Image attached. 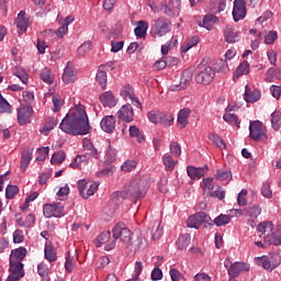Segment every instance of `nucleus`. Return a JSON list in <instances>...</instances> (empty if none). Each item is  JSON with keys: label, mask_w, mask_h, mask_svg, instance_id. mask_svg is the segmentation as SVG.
<instances>
[{"label": "nucleus", "mask_w": 281, "mask_h": 281, "mask_svg": "<svg viewBox=\"0 0 281 281\" xmlns=\"http://www.w3.org/2000/svg\"><path fill=\"white\" fill-rule=\"evenodd\" d=\"M61 79L66 85H69L70 82H74L76 80V74L74 72V69H71V68H69V66H67L64 69V74H63Z\"/></svg>", "instance_id": "7c9ffc66"}, {"label": "nucleus", "mask_w": 281, "mask_h": 281, "mask_svg": "<svg viewBox=\"0 0 281 281\" xmlns=\"http://www.w3.org/2000/svg\"><path fill=\"white\" fill-rule=\"evenodd\" d=\"M26 256L27 249L25 247H19L18 249L12 250L10 258H15V262H21Z\"/></svg>", "instance_id": "c756f323"}, {"label": "nucleus", "mask_w": 281, "mask_h": 281, "mask_svg": "<svg viewBox=\"0 0 281 281\" xmlns=\"http://www.w3.org/2000/svg\"><path fill=\"white\" fill-rule=\"evenodd\" d=\"M115 122L116 119L114 115H105L100 122L103 133H115Z\"/></svg>", "instance_id": "f3484780"}, {"label": "nucleus", "mask_w": 281, "mask_h": 281, "mask_svg": "<svg viewBox=\"0 0 281 281\" xmlns=\"http://www.w3.org/2000/svg\"><path fill=\"white\" fill-rule=\"evenodd\" d=\"M119 120L122 122H126L127 124L133 122V117H135V112H133V105L130 103L123 105L116 113Z\"/></svg>", "instance_id": "2eb2a0df"}, {"label": "nucleus", "mask_w": 281, "mask_h": 281, "mask_svg": "<svg viewBox=\"0 0 281 281\" xmlns=\"http://www.w3.org/2000/svg\"><path fill=\"white\" fill-rule=\"evenodd\" d=\"M128 131L130 137H136L138 144H143V142H145L144 135H142V132L136 125L130 126Z\"/></svg>", "instance_id": "58836bf2"}, {"label": "nucleus", "mask_w": 281, "mask_h": 281, "mask_svg": "<svg viewBox=\"0 0 281 281\" xmlns=\"http://www.w3.org/2000/svg\"><path fill=\"white\" fill-rule=\"evenodd\" d=\"M259 267H262V269H266L267 271H273V269H276V267H273V263L267 256L259 258Z\"/></svg>", "instance_id": "c03bdc74"}, {"label": "nucleus", "mask_w": 281, "mask_h": 281, "mask_svg": "<svg viewBox=\"0 0 281 281\" xmlns=\"http://www.w3.org/2000/svg\"><path fill=\"white\" fill-rule=\"evenodd\" d=\"M100 102L103 106H108L109 109H113V106L117 105V100H115V95L113 92L105 91L100 95Z\"/></svg>", "instance_id": "6ab92c4d"}, {"label": "nucleus", "mask_w": 281, "mask_h": 281, "mask_svg": "<svg viewBox=\"0 0 281 281\" xmlns=\"http://www.w3.org/2000/svg\"><path fill=\"white\" fill-rule=\"evenodd\" d=\"M148 190V180L144 178H134L124 187V193L130 201H139L146 196Z\"/></svg>", "instance_id": "7ed1b4c3"}, {"label": "nucleus", "mask_w": 281, "mask_h": 281, "mask_svg": "<svg viewBox=\"0 0 281 281\" xmlns=\"http://www.w3.org/2000/svg\"><path fill=\"white\" fill-rule=\"evenodd\" d=\"M37 273L41 276L43 281H49V269H47V265L40 263L37 266Z\"/></svg>", "instance_id": "37998d69"}, {"label": "nucleus", "mask_w": 281, "mask_h": 281, "mask_svg": "<svg viewBox=\"0 0 281 281\" xmlns=\"http://www.w3.org/2000/svg\"><path fill=\"white\" fill-rule=\"evenodd\" d=\"M206 218L207 214H205V212H199L194 215H191L187 220V227H190L191 229H199V227L205 223Z\"/></svg>", "instance_id": "f8f14e48"}, {"label": "nucleus", "mask_w": 281, "mask_h": 281, "mask_svg": "<svg viewBox=\"0 0 281 281\" xmlns=\"http://www.w3.org/2000/svg\"><path fill=\"white\" fill-rule=\"evenodd\" d=\"M162 234H164V229H161V227H159V224L154 225V227L151 229L153 240H159V238H161Z\"/></svg>", "instance_id": "69168bd1"}, {"label": "nucleus", "mask_w": 281, "mask_h": 281, "mask_svg": "<svg viewBox=\"0 0 281 281\" xmlns=\"http://www.w3.org/2000/svg\"><path fill=\"white\" fill-rule=\"evenodd\" d=\"M249 74V61L244 60L236 69L234 74V80L240 78V76H247Z\"/></svg>", "instance_id": "bb28decb"}, {"label": "nucleus", "mask_w": 281, "mask_h": 281, "mask_svg": "<svg viewBox=\"0 0 281 281\" xmlns=\"http://www.w3.org/2000/svg\"><path fill=\"white\" fill-rule=\"evenodd\" d=\"M56 126H58V120L55 117H50L46 121L45 125L41 130V133H43L44 135H49V132L54 131Z\"/></svg>", "instance_id": "cd10ccee"}, {"label": "nucleus", "mask_w": 281, "mask_h": 281, "mask_svg": "<svg viewBox=\"0 0 281 281\" xmlns=\"http://www.w3.org/2000/svg\"><path fill=\"white\" fill-rule=\"evenodd\" d=\"M249 136L250 139L255 142H260V139H267V130L260 121H252L249 124Z\"/></svg>", "instance_id": "0eeeda50"}, {"label": "nucleus", "mask_w": 281, "mask_h": 281, "mask_svg": "<svg viewBox=\"0 0 281 281\" xmlns=\"http://www.w3.org/2000/svg\"><path fill=\"white\" fill-rule=\"evenodd\" d=\"M173 122H175V116L172 114L160 112L158 124H160L161 126H172Z\"/></svg>", "instance_id": "a878e982"}, {"label": "nucleus", "mask_w": 281, "mask_h": 281, "mask_svg": "<svg viewBox=\"0 0 281 281\" xmlns=\"http://www.w3.org/2000/svg\"><path fill=\"white\" fill-rule=\"evenodd\" d=\"M278 41V32L270 31L265 37L266 45H273Z\"/></svg>", "instance_id": "bf43d9fd"}, {"label": "nucleus", "mask_w": 281, "mask_h": 281, "mask_svg": "<svg viewBox=\"0 0 281 281\" xmlns=\"http://www.w3.org/2000/svg\"><path fill=\"white\" fill-rule=\"evenodd\" d=\"M162 161H164L165 170H168L169 172H172V170H175V166L177 165V162L175 161L172 156L165 154L162 156Z\"/></svg>", "instance_id": "72a5a7b5"}, {"label": "nucleus", "mask_w": 281, "mask_h": 281, "mask_svg": "<svg viewBox=\"0 0 281 281\" xmlns=\"http://www.w3.org/2000/svg\"><path fill=\"white\" fill-rule=\"evenodd\" d=\"M40 78H41V80H43V82H46V85H52V82H53L52 71H49V69H47V68H45L44 70L41 71Z\"/></svg>", "instance_id": "13d9d810"}, {"label": "nucleus", "mask_w": 281, "mask_h": 281, "mask_svg": "<svg viewBox=\"0 0 281 281\" xmlns=\"http://www.w3.org/2000/svg\"><path fill=\"white\" fill-rule=\"evenodd\" d=\"M224 267L227 269V273L229 278H238L240 273H247L249 271L250 267L248 263L236 261L232 263L229 267L227 263H224Z\"/></svg>", "instance_id": "6e6552de"}, {"label": "nucleus", "mask_w": 281, "mask_h": 281, "mask_svg": "<svg viewBox=\"0 0 281 281\" xmlns=\"http://www.w3.org/2000/svg\"><path fill=\"white\" fill-rule=\"evenodd\" d=\"M171 155L173 157H181V145L177 142H172L169 146Z\"/></svg>", "instance_id": "052dcab7"}, {"label": "nucleus", "mask_w": 281, "mask_h": 281, "mask_svg": "<svg viewBox=\"0 0 281 281\" xmlns=\"http://www.w3.org/2000/svg\"><path fill=\"white\" fill-rule=\"evenodd\" d=\"M245 16H247V9L237 8V7L233 8V19L236 23H238V21H243Z\"/></svg>", "instance_id": "e433bc0d"}, {"label": "nucleus", "mask_w": 281, "mask_h": 281, "mask_svg": "<svg viewBox=\"0 0 281 281\" xmlns=\"http://www.w3.org/2000/svg\"><path fill=\"white\" fill-rule=\"evenodd\" d=\"M15 25L19 29L18 34H23V32H27V27L32 25V16L27 15L25 11H20L15 20Z\"/></svg>", "instance_id": "9d476101"}, {"label": "nucleus", "mask_w": 281, "mask_h": 281, "mask_svg": "<svg viewBox=\"0 0 281 281\" xmlns=\"http://www.w3.org/2000/svg\"><path fill=\"white\" fill-rule=\"evenodd\" d=\"M16 194H19V187L9 184L5 189V198L13 199Z\"/></svg>", "instance_id": "864d4df0"}, {"label": "nucleus", "mask_w": 281, "mask_h": 281, "mask_svg": "<svg viewBox=\"0 0 281 281\" xmlns=\"http://www.w3.org/2000/svg\"><path fill=\"white\" fill-rule=\"evenodd\" d=\"M215 178L218 181H226V183H229V181H232V171L217 170Z\"/></svg>", "instance_id": "de8ad7c7"}, {"label": "nucleus", "mask_w": 281, "mask_h": 281, "mask_svg": "<svg viewBox=\"0 0 281 281\" xmlns=\"http://www.w3.org/2000/svg\"><path fill=\"white\" fill-rule=\"evenodd\" d=\"M223 120L224 122H227V124H231V126H237V128H240V121L238 120V115L225 113L223 115Z\"/></svg>", "instance_id": "2f4dec72"}, {"label": "nucleus", "mask_w": 281, "mask_h": 281, "mask_svg": "<svg viewBox=\"0 0 281 281\" xmlns=\"http://www.w3.org/2000/svg\"><path fill=\"white\" fill-rule=\"evenodd\" d=\"M214 69L221 74H229V65H227V61L223 59H218L214 64Z\"/></svg>", "instance_id": "4c0bfd02"}, {"label": "nucleus", "mask_w": 281, "mask_h": 281, "mask_svg": "<svg viewBox=\"0 0 281 281\" xmlns=\"http://www.w3.org/2000/svg\"><path fill=\"white\" fill-rule=\"evenodd\" d=\"M190 82H192V75H190V71L184 70L180 77V82L171 85L170 91H183V89L190 87Z\"/></svg>", "instance_id": "ddd939ff"}, {"label": "nucleus", "mask_w": 281, "mask_h": 281, "mask_svg": "<svg viewBox=\"0 0 281 281\" xmlns=\"http://www.w3.org/2000/svg\"><path fill=\"white\" fill-rule=\"evenodd\" d=\"M9 262H10V268H9L10 273H15L18 276H25V271L23 270V262L16 261L12 258H10Z\"/></svg>", "instance_id": "4be33fe9"}, {"label": "nucleus", "mask_w": 281, "mask_h": 281, "mask_svg": "<svg viewBox=\"0 0 281 281\" xmlns=\"http://www.w3.org/2000/svg\"><path fill=\"white\" fill-rule=\"evenodd\" d=\"M210 170V167L205 165L204 167H193L188 166L187 167V175L190 177V179H193L194 181H199L202 177H205V173Z\"/></svg>", "instance_id": "dca6fc26"}, {"label": "nucleus", "mask_w": 281, "mask_h": 281, "mask_svg": "<svg viewBox=\"0 0 281 281\" xmlns=\"http://www.w3.org/2000/svg\"><path fill=\"white\" fill-rule=\"evenodd\" d=\"M190 113H192V111H190V109H188V108H184L179 111L178 124H179L180 128H186V126H188V117H190Z\"/></svg>", "instance_id": "5701e85b"}, {"label": "nucleus", "mask_w": 281, "mask_h": 281, "mask_svg": "<svg viewBox=\"0 0 281 281\" xmlns=\"http://www.w3.org/2000/svg\"><path fill=\"white\" fill-rule=\"evenodd\" d=\"M32 113H34V109L32 105H22L21 108H18V122L21 126H24V124H27V121L30 117H32Z\"/></svg>", "instance_id": "4468645a"}, {"label": "nucleus", "mask_w": 281, "mask_h": 281, "mask_svg": "<svg viewBox=\"0 0 281 281\" xmlns=\"http://www.w3.org/2000/svg\"><path fill=\"white\" fill-rule=\"evenodd\" d=\"M199 45V36L194 35L192 36L189 42L182 46V52H189V49H192V47Z\"/></svg>", "instance_id": "5fc2aeb1"}, {"label": "nucleus", "mask_w": 281, "mask_h": 281, "mask_svg": "<svg viewBox=\"0 0 281 281\" xmlns=\"http://www.w3.org/2000/svg\"><path fill=\"white\" fill-rule=\"evenodd\" d=\"M91 49H92L91 41H88V42H85L83 44H81V45L78 47L77 54H78V56H80V57L87 56V54H89Z\"/></svg>", "instance_id": "a19ab883"}, {"label": "nucleus", "mask_w": 281, "mask_h": 281, "mask_svg": "<svg viewBox=\"0 0 281 281\" xmlns=\"http://www.w3.org/2000/svg\"><path fill=\"white\" fill-rule=\"evenodd\" d=\"M22 98H23V102H25L23 106H32V102H34V92L23 91Z\"/></svg>", "instance_id": "603ef678"}, {"label": "nucleus", "mask_w": 281, "mask_h": 281, "mask_svg": "<svg viewBox=\"0 0 281 281\" xmlns=\"http://www.w3.org/2000/svg\"><path fill=\"white\" fill-rule=\"evenodd\" d=\"M109 240H111V232L105 231V232L101 233L100 235H98V237L94 240V245H95V247H102V245H106V243H109Z\"/></svg>", "instance_id": "c85d7f7f"}, {"label": "nucleus", "mask_w": 281, "mask_h": 281, "mask_svg": "<svg viewBox=\"0 0 281 281\" xmlns=\"http://www.w3.org/2000/svg\"><path fill=\"white\" fill-rule=\"evenodd\" d=\"M244 213L250 218H258V216L262 214V209L259 205L249 204L247 207L244 209Z\"/></svg>", "instance_id": "b1692460"}, {"label": "nucleus", "mask_w": 281, "mask_h": 281, "mask_svg": "<svg viewBox=\"0 0 281 281\" xmlns=\"http://www.w3.org/2000/svg\"><path fill=\"white\" fill-rule=\"evenodd\" d=\"M172 30V22L166 18H158L154 21L150 29V36L154 38H161Z\"/></svg>", "instance_id": "39448f33"}, {"label": "nucleus", "mask_w": 281, "mask_h": 281, "mask_svg": "<svg viewBox=\"0 0 281 281\" xmlns=\"http://www.w3.org/2000/svg\"><path fill=\"white\" fill-rule=\"evenodd\" d=\"M179 43V41L176 37H172L169 42L166 43V45L161 46V54L162 56H168V53L172 47H175Z\"/></svg>", "instance_id": "49530a36"}, {"label": "nucleus", "mask_w": 281, "mask_h": 281, "mask_svg": "<svg viewBox=\"0 0 281 281\" xmlns=\"http://www.w3.org/2000/svg\"><path fill=\"white\" fill-rule=\"evenodd\" d=\"M0 113H12V105H10L5 98L0 99Z\"/></svg>", "instance_id": "0e129e2a"}, {"label": "nucleus", "mask_w": 281, "mask_h": 281, "mask_svg": "<svg viewBox=\"0 0 281 281\" xmlns=\"http://www.w3.org/2000/svg\"><path fill=\"white\" fill-rule=\"evenodd\" d=\"M44 256L46 260H48V262H56L57 260V256H56V251H54V247L47 244L45 245V248H44Z\"/></svg>", "instance_id": "c9c22d12"}, {"label": "nucleus", "mask_w": 281, "mask_h": 281, "mask_svg": "<svg viewBox=\"0 0 281 281\" xmlns=\"http://www.w3.org/2000/svg\"><path fill=\"white\" fill-rule=\"evenodd\" d=\"M160 115H161V112L155 111V110L149 111L147 113V117H148L149 122H151V124H159Z\"/></svg>", "instance_id": "e2e57ef3"}, {"label": "nucleus", "mask_w": 281, "mask_h": 281, "mask_svg": "<svg viewBox=\"0 0 281 281\" xmlns=\"http://www.w3.org/2000/svg\"><path fill=\"white\" fill-rule=\"evenodd\" d=\"M114 240L105 246L106 251H111V249H115V240L120 239L122 243H131L133 238L131 234V229L126 228L122 224H116L112 229Z\"/></svg>", "instance_id": "20e7f679"}, {"label": "nucleus", "mask_w": 281, "mask_h": 281, "mask_svg": "<svg viewBox=\"0 0 281 281\" xmlns=\"http://www.w3.org/2000/svg\"><path fill=\"white\" fill-rule=\"evenodd\" d=\"M135 168H137V161L135 160H126L121 166V170H123V172H132V170H135Z\"/></svg>", "instance_id": "8fccbe9b"}, {"label": "nucleus", "mask_w": 281, "mask_h": 281, "mask_svg": "<svg viewBox=\"0 0 281 281\" xmlns=\"http://www.w3.org/2000/svg\"><path fill=\"white\" fill-rule=\"evenodd\" d=\"M209 139L214 144V146H216L221 150H223V148H226L227 146L225 145V140H223V138H221V136L216 134H209Z\"/></svg>", "instance_id": "ea45409f"}, {"label": "nucleus", "mask_w": 281, "mask_h": 281, "mask_svg": "<svg viewBox=\"0 0 281 281\" xmlns=\"http://www.w3.org/2000/svg\"><path fill=\"white\" fill-rule=\"evenodd\" d=\"M231 222H232V217L225 214H221L213 220V224L216 225V227H223V225H229Z\"/></svg>", "instance_id": "f704fd0d"}, {"label": "nucleus", "mask_w": 281, "mask_h": 281, "mask_svg": "<svg viewBox=\"0 0 281 281\" xmlns=\"http://www.w3.org/2000/svg\"><path fill=\"white\" fill-rule=\"evenodd\" d=\"M271 124H272V128H274V131L280 130L281 126V113L278 111H274L271 113Z\"/></svg>", "instance_id": "a18cd8bd"}, {"label": "nucleus", "mask_w": 281, "mask_h": 281, "mask_svg": "<svg viewBox=\"0 0 281 281\" xmlns=\"http://www.w3.org/2000/svg\"><path fill=\"white\" fill-rule=\"evenodd\" d=\"M52 102H53V111L54 113H57V111H60V108L65 102L58 94H52Z\"/></svg>", "instance_id": "09e8293b"}, {"label": "nucleus", "mask_w": 281, "mask_h": 281, "mask_svg": "<svg viewBox=\"0 0 281 281\" xmlns=\"http://www.w3.org/2000/svg\"><path fill=\"white\" fill-rule=\"evenodd\" d=\"M148 32V22L138 21L137 26L134 29L135 36L137 38H145Z\"/></svg>", "instance_id": "393cba45"}, {"label": "nucleus", "mask_w": 281, "mask_h": 281, "mask_svg": "<svg viewBox=\"0 0 281 281\" xmlns=\"http://www.w3.org/2000/svg\"><path fill=\"white\" fill-rule=\"evenodd\" d=\"M257 236L263 239L265 245H281V225L274 226L272 222H263L257 226Z\"/></svg>", "instance_id": "f03ea898"}, {"label": "nucleus", "mask_w": 281, "mask_h": 281, "mask_svg": "<svg viewBox=\"0 0 281 281\" xmlns=\"http://www.w3.org/2000/svg\"><path fill=\"white\" fill-rule=\"evenodd\" d=\"M261 194L265 199H271L273 196V192L271 191V184L269 182H265L261 187Z\"/></svg>", "instance_id": "6e6d98bb"}, {"label": "nucleus", "mask_w": 281, "mask_h": 281, "mask_svg": "<svg viewBox=\"0 0 281 281\" xmlns=\"http://www.w3.org/2000/svg\"><path fill=\"white\" fill-rule=\"evenodd\" d=\"M37 161H45L47 159V156L49 155V147H42L37 149Z\"/></svg>", "instance_id": "680f3d73"}, {"label": "nucleus", "mask_w": 281, "mask_h": 281, "mask_svg": "<svg viewBox=\"0 0 281 281\" xmlns=\"http://www.w3.org/2000/svg\"><path fill=\"white\" fill-rule=\"evenodd\" d=\"M32 155H33L32 149H27L26 151L22 153L20 168L23 172H25V170H27V167L30 166V162L32 161Z\"/></svg>", "instance_id": "412c9836"}, {"label": "nucleus", "mask_w": 281, "mask_h": 281, "mask_svg": "<svg viewBox=\"0 0 281 281\" xmlns=\"http://www.w3.org/2000/svg\"><path fill=\"white\" fill-rule=\"evenodd\" d=\"M121 95H123L124 98H130V100L135 95V93H133V88L131 87V85L125 86L121 90Z\"/></svg>", "instance_id": "774afa93"}, {"label": "nucleus", "mask_w": 281, "mask_h": 281, "mask_svg": "<svg viewBox=\"0 0 281 281\" xmlns=\"http://www.w3.org/2000/svg\"><path fill=\"white\" fill-rule=\"evenodd\" d=\"M160 5L167 16H179L181 12V0H170L168 4L162 2Z\"/></svg>", "instance_id": "1a4fd4ad"}, {"label": "nucleus", "mask_w": 281, "mask_h": 281, "mask_svg": "<svg viewBox=\"0 0 281 281\" xmlns=\"http://www.w3.org/2000/svg\"><path fill=\"white\" fill-rule=\"evenodd\" d=\"M65 151L59 150L55 154H53L52 158H50V164H63V161H65Z\"/></svg>", "instance_id": "3c124183"}, {"label": "nucleus", "mask_w": 281, "mask_h": 281, "mask_svg": "<svg viewBox=\"0 0 281 281\" xmlns=\"http://www.w3.org/2000/svg\"><path fill=\"white\" fill-rule=\"evenodd\" d=\"M224 37L226 43H237V41H240V35L234 31L232 25H227L224 30Z\"/></svg>", "instance_id": "aec40b11"}, {"label": "nucleus", "mask_w": 281, "mask_h": 281, "mask_svg": "<svg viewBox=\"0 0 281 281\" xmlns=\"http://www.w3.org/2000/svg\"><path fill=\"white\" fill-rule=\"evenodd\" d=\"M216 21H218V18H216V15L207 14L203 19V27H206V30H210V25H212V23H216Z\"/></svg>", "instance_id": "4d7b16f0"}, {"label": "nucleus", "mask_w": 281, "mask_h": 281, "mask_svg": "<svg viewBox=\"0 0 281 281\" xmlns=\"http://www.w3.org/2000/svg\"><path fill=\"white\" fill-rule=\"evenodd\" d=\"M214 80V69L207 66L195 76L198 85H211Z\"/></svg>", "instance_id": "9b49d317"}, {"label": "nucleus", "mask_w": 281, "mask_h": 281, "mask_svg": "<svg viewBox=\"0 0 281 281\" xmlns=\"http://www.w3.org/2000/svg\"><path fill=\"white\" fill-rule=\"evenodd\" d=\"M190 234L182 235L176 243L178 249H187L188 245H190Z\"/></svg>", "instance_id": "79ce46f5"}, {"label": "nucleus", "mask_w": 281, "mask_h": 281, "mask_svg": "<svg viewBox=\"0 0 281 281\" xmlns=\"http://www.w3.org/2000/svg\"><path fill=\"white\" fill-rule=\"evenodd\" d=\"M270 262H272V267H278L281 262V254L280 252H272L269 258Z\"/></svg>", "instance_id": "338daca9"}, {"label": "nucleus", "mask_w": 281, "mask_h": 281, "mask_svg": "<svg viewBox=\"0 0 281 281\" xmlns=\"http://www.w3.org/2000/svg\"><path fill=\"white\" fill-rule=\"evenodd\" d=\"M43 214L45 218H63L65 216V206L60 202L44 204Z\"/></svg>", "instance_id": "423d86ee"}, {"label": "nucleus", "mask_w": 281, "mask_h": 281, "mask_svg": "<svg viewBox=\"0 0 281 281\" xmlns=\"http://www.w3.org/2000/svg\"><path fill=\"white\" fill-rule=\"evenodd\" d=\"M59 128L67 135H89L92 127L89 124V116L85 105H78L72 113L66 114L59 124Z\"/></svg>", "instance_id": "f257e3e1"}, {"label": "nucleus", "mask_w": 281, "mask_h": 281, "mask_svg": "<svg viewBox=\"0 0 281 281\" xmlns=\"http://www.w3.org/2000/svg\"><path fill=\"white\" fill-rule=\"evenodd\" d=\"M95 80L100 85L101 89L104 91V89H106V80H108L106 70L99 68L95 76Z\"/></svg>", "instance_id": "473e14b6"}, {"label": "nucleus", "mask_w": 281, "mask_h": 281, "mask_svg": "<svg viewBox=\"0 0 281 281\" xmlns=\"http://www.w3.org/2000/svg\"><path fill=\"white\" fill-rule=\"evenodd\" d=\"M260 98H262V94L258 89L255 88L254 90H251V87H249V85L245 87L244 100H246V102L248 103L258 102Z\"/></svg>", "instance_id": "a211bd4d"}]
</instances>
